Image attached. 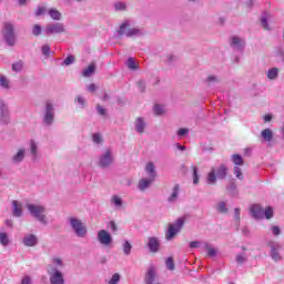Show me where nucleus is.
<instances>
[{
  "label": "nucleus",
  "instance_id": "6e6552de",
  "mask_svg": "<svg viewBox=\"0 0 284 284\" xmlns=\"http://www.w3.org/2000/svg\"><path fill=\"white\" fill-rule=\"evenodd\" d=\"M184 223L183 219H178L175 223L170 224L165 234L166 241H172L181 232Z\"/></svg>",
  "mask_w": 284,
  "mask_h": 284
},
{
  "label": "nucleus",
  "instance_id": "680f3d73",
  "mask_svg": "<svg viewBox=\"0 0 284 284\" xmlns=\"http://www.w3.org/2000/svg\"><path fill=\"white\" fill-rule=\"evenodd\" d=\"M185 134H187V129H180L178 131V136H185Z\"/></svg>",
  "mask_w": 284,
  "mask_h": 284
},
{
  "label": "nucleus",
  "instance_id": "dca6fc26",
  "mask_svg": "<svg viewBox=\"0 0 284 284\" xmlns=\"http://www.w3.org/2000/svg\"><path fill=\"white\" fill-rule=\"evenodd\" d=\"M30 154H31V159L32 161H39L40 155H39V143H37V141L31 140L30 141Z\"/></svg>",
  "mask_w": 284,
  "mask_h": 284
},
{
  "label": "nucleus",
  "instance_id": "39448f33",
  "mask_svg": "<svg viewBox=\"0 0 284 284\" xmlns=\"http://www.w3.org/2000/svg\"><path fill=\"white\" fill-rule=\"evenodd\" d=\"M69 223L75 236H78L79 239H85V236H88V227L85 226V224H83V222H81V220L77 217H71L69 220Z\"/></svg>",
  "mask_w": 284,
  "mask_h": 284
},
{
  "label": "nucleus",
  "instance_id": "9b49d317",
  "mask_svg": "<svg viewBox=\"0 0 284 284\" xmlns=\"http://www.w3.org/2000/svg\"><path fill=\"white\" fill-rule=\"evenodd\" d=\"M0 123L2 125L10 123V108L3 100H0Z\"/></svg>",
  "mask_w": 284,
  "mask_h": 284
},
{
  "label": "nucleus",
  "instance_id": "a18cd8bd",
  "mask_svg": "<svg viewBox=\"0 0 284 284\" xmlns=\"http://www.w3.org/2000/svg\"><path fill=\"white\" fill-rule=\"evenodd\" d=\"M166 268L173 272L175 265H174V258L173 257H168L165 261Z\"/></svg>",
  "mask_w": 284,
  "mask_h": 284
},
{
  "label": "nucleus",
  "instance_id": "e2e57ef3",
  "mask_svg": "<svg viewBox=\"0 0 284 284\" xmlns=\"http://www.w3.org/2000/svg\"><path fill=\"white\" fill-rule=\"evenodd\" d=\"M275 57H280V59H284V51L283 49H277Z\"/></svg>",
  "mask_w": 284,
  "mask_h": 284
},
{
  "label": "nucleus",
  "instance_id": "8fccbe9b",
  "mask_svg": "<svg viewBox=\"0 0 284 284\" xmlns=\"http://www.w3.org/2000/svg\"><path fill=\"white\" fill-rule=\"evenodd\" d=\"M92 140H93V143H97V145H99V143H101L103 141V139L101 138V134H99V133H94L92 135Z\"/></svg>",
  "mask_w": 284,
  "mask_h": 284
},
{
  "label": "nucleus",
  "instance_id": "2f4dec72",
  "mask_svg": "<svg viewBox=\"0 0 284 284\" xmlns=\"http://www.w3.org/2000/svg\"><path fill=\"white\" fill-rule=\"evenodd\" d=\"M49 17L53 19L54 21H60L61 20V12L57 9H50L49 10Z\"/></svg>",
  "mask_w": 284,
  "mask_h": 284
},
{
  "label": "nucleus",
  "instance_id": "423d86ee",
  "mask_svg": "<svg viewBox=\"0 0 284 284\" xmlns=\"http://www.w3.org/2000/svg\"><path fill=\"white\" fill-rule=\"evenodd\" d=\"M119 37H141L142 32L140 29H130V21L125 20L120 24L118 30Z\"/></svg>",
  "mask_w": 284,
  "mask_h": 284
},
{
  "label": "nucleus",
  "instance_id": "052dcab7",
  "mask_svg": "<svg viewBox=\"0 0 284 284\" xmlns=\"http://www.w3.org/2000/svg\"><path fill=\"white\" fill-rule=\"evenodd\" d=\"M98 113L101 115V116H105V109L101 105H98Z\"/></svg>",
  "mask_w": 284,
  "mask_h": 284
},
{
  "label": "nucleus",
  "instance_id": "69168bd1",
  "mask_svg": "<svg viewBox=\"0 0 284 284\" xmlns=\"http://www.w3.org/2000/svg\"><path fill=\"white\" fill-rule=\"evenodd\" d=\"M88 90H89V92H94L97 90V85L95 84H90L88 87Z\"/></svg>",
  "mask_w": 284,
  "mask_h": 284
},
{
  "label": "nucleus",
  "instance_id": "338daca9",
  "mask_svg": "<svg viewBox=\"0 0 284 284\" xmlns=\"http://www.w3.org/2000/svg\"><path fill=\"white\" fill-rule=\"evenodd\" d=\"M110 226L113 232H116V224L114 222H110Z\"/></svg>",
  "mask_w": 284,
  "mask_h": 284
},
{
  "label": "nucleus",
  "instance_id": "f8f14e48",
  "mask_svg": "<svg viewBox=\"0 0 284 284\" xmlns=\"http://www.w3.org/2000/svg\"><path fill=\"white\" fill-rule=\"evenodd\" d=\"M98 241L100 245H104V247H110L112 245V234L106 230H100L98 232Z\"/></svg>",
  "mask_w": 284,
  "mask_h": 284
},
{
  "label": "nucleus",
  "instance_id": "f704fd0d",
  "mask_svg": "<svg viewBox=\"0 0 284 284\" xmlns=\"http://www.w3.org/2000/svg\"><path fill=\"white\" fill-rule=\"evenodd\" d=\"M113 8L116 12H123V10H126L128 6L125 4V2H114Z\"/></svg>",
  "mask_w": 284,
  "mask_h": 284
},
{
  "label": "nucleus",
  "instance_id": "a211bd4d",
  "mask_svg": "<svg viewBox=\"0 0 284 284\" xmlns=\"http://www.w3.org/2000/svg\"><path fill=\"white\" fill-rule=\"evenodd\" d=\"M28 150L26 148H21L17 151V153L12 156V163L19 164L22 163L23 159H26Z\"/></svg>",
  "mask_w": 284,
  "mask_h": 284
},
{
  "label": "nucleus",
  "instance_id": "a878e982",
  "mask_svg": "<svg viewBox=\"0 0 284 284\" xmlns=\"http://www.w3.org/2000/svg\"><path fill=\"white\" fill-rule=\"evenodd\" d=\"M135 130L139 132V134H143L145 131V121H143V118H138L135 121Z\"/></svg>",
  "mask_w": 284,
  "mask_h": 284
},
{
  "label": "nucleus",
  "instance_id": "9d476101",
  "mask_svg": "<svg viewBox=\"0 0 284 284\" xmlns=\"http://www.w3.org/2000/svg\"><path fill=\"white\" fill-rule=\"evenodd\" d=\"M65 32V26L61 22L49 23L44 28V34H63Z\"/></svg>",
  "mask_w": 284,
  "mask_h": 284
},
{
  "label": "nucleus",
  "instance_id": "4be33fe9",
  "mask_svg": "<svg viewBox=\"0 0 284 284\" xmlns=\"http://www.w3.org/2000/svg\"><path fill=\"white\" fill-rule=\"evenodd\" d=\"M204 252H206L207 256L210 258H214V256H216V254H219V250H216V247H214L212 244H210L209 242L204 243V247L202 248Z\"/></svg>",
  "mask_w": 284,
  "mask_h": 284
},
{
  "label": "nucleus",
  "instance_id": "20e7f679",
  "mask_svg": "<svg viewBox=\"0 0 284 284\" xmlns=\"http://www.w3.org/2000/svg\"><path fill=\"white\" fill-rule=\"evenodd\" d=\"M251 214L253 219L261 221V219H272V216H274V210L272 206H267L265 210H263L261 205L253 204L251 206Z\"/></svg>",
  "mask_w": 284,
  "mask_h": 284
},
{
  "label": "nucleus",
  "instance_id": "49530a36",
  "mask_svg": "<svg viewBox=\"0 0 284 284\" xmlns=\"http://www.w3.org/2000/svg\"><path fill=\"white\" fill-rule=\"evenodd\" d=\"M193 184L199 185V169L193 166Z\"/></svg>",
  "mask_w": 284,
  "mask_h": 284
},
{
  "label": "nucleus",
  "instance_id": "7ed1b4c3",
  "mask_svg": "<svg viewBox=\"0 0 284 284\" xmlns=\"http://www.w3.org/2000/svg\"><path fill=\"white\" fill-rule=\"evenodd\" d=\"M227 176V166L225 164H221L219 166H215L211 169L206 176V183L209 185H216V179L223 180Z\"/></svg>",
  "mask_w": 284,
  "mask_h": 284
},
{
  "label": "nucleus",
  "instance_id": "0eeeda50",
  "mask_svg": "<svg viewBox=\"0 0 284 284\" xmlns=\"http://www.w3.org/2000/svg\"><path fill=\"white\" fill-rule=\"evenodd\" d=\"M3 39L7 45L11 48L17 43V36L14 34V27L11 23H6L3 29Z\"/></svg>",
  "mask_w": 284,
  "mask_h": 284
},
{
  "label": "nucleus",
  "instance_id": "5fc2aeb1",
  "mask_svg": "<svg viewBox=\"0 0 284 284\" xmlns=\"http://www.w3.org/2000/svg\"><path fill=\"white\" fill-rule=\"evenodd\" d=\"M207 83H216L219 81V78L215 75H209L206 79Z\"/></svg>",
  "mask_w": 284,
  "mask_h": 284
},
{
  "label": "nucleus",
  "instance_id": "58836bf2",
  "mask_svg": "<svg viewBox=\"0 0 284 284\" xmlns=\"http://www.w3.org/2000/svg\"><path fill=\"white\" fill-rule=\"evenodd\" d=\"M0 87L3 88L4 90H8L10 88V81L8 80L7 77L0 75Z\"/></svg>",
  "mask_w": 284,
  "mask_h": 284
},
{
  "label": "nucleus",
  "instance_id": "4d7b16f0",
  "mask_svg": "<svg viewBox=\"0 0 284 284\" xmlns=\"http://www.w3.org/2000/svg\"><path fill=\"white\" fill-rule=\"evenodd\" d=\"M234 216L236 221L241 220V209L236 207L234 211Z\"/></svg>",
  "mask_w": 284,
  "mask_h": 284
},
{
  "label": "nucleus",
  "instance_id": "ddd939ff",
  "mask_svg": "<svg viewBox=\"0 0 284 284\" xmlns=\"http://www.w3.org/2000/svg\"><path fill=\"white\" fill-rule=\"evenodd\" d=\"M268 247L271 248V253H270L271 258L275 261V263H278V261H281L282 258L281 253H278V251L283 246L278 242H270Z\"/></svg>",
  "mask_w": 284,
  "mask_h": 284
},
{
  "label": "nucleus",
  "instance_id": "4468645a",
  "mask_svg": "<svg viewBox=\"0 0 284 284\" xmlns=\"http://www.w3.org/2000/svg\"><path fill=\"white\" fill-rule=\"evenodd\" d=\"M54 122V106H52L51 102H47L44 109V123L45 125H52Z\"/></svg>",
  "mask_w": 284,
  "mask_h": 284
},
{
  "label": "nucleus",
  "instance_id": "473e14b6",
  "mask_svg": "<svg viewBox=\"0 0 284 284\" xmlns=\"http://www.w3.org/2000/svg\"><path fill=\"white\" fill-rule=\"evenodd\" d=\"M235 263H237L239 265H243V263H247V254L245 253L237 254L235 257Z\"/></svg>",
  "mask_w": 284,
  "mask_h": 284
},
{
  "label": "nucleus",
  "instance_id": "0e129e2a",
  "mask_svg": "<svg viewBox=\"0 0 284 284\" xmlns=\"http://www.w3.org/2000/svg\"><path fill=\"white\" fill-rule=\"evenodd\" d=\"M270 121H272V114L264 115V122L270 123Z\"/></svg>",
  "mask_w": 284,
  "mask_h": 284
},
{
  "label": "nucleus",
  "instance_id": "7c9ffc66",
  "mask_svg": "<svg viewBox=\"0 0 284 284\" xmlns=\"http://www.w3.org/2000/svg\"><path fill=\"white\" fill-rule=\"evenodd\" d=\"M41 52H42L44 59H50V54L52 52V49L50 48V44H43L41 47Z\"/></svg>",
  "mask_w": 284,
  "mask_h": 284
},
{
  "label": "nucleus",
  "instance_id": "13d9d810",
  "mask_svg": "<svg viewBox=\"0 0 284 284\" xmlns=\"http://www.w3.org/2000/svg\"><path fill=\"white\" fill-rule=\"evenodd\" d=\"M21 284H32V280L30 276L22 277Z\"/></svg>",
  "mask_w": 284,
  "mask_h": 284
},
{
  "label": "nucleus",
  "instance_id": "603ef678",
  "mask_svg": "<svg viewBox=\"0 0 284 284\" xmlns=\"http://www.w3.org/2000/svg\"><path fill=\"white\" fill-rule=\"evenodd\" d=\"M271 231H272V234H274V236H278L281 234V227L276 225L271 226Z\"/></svg>",
  "mask_w": 284,
  "mask_h": 284
},
{
  "label": "nucleus",
  "instance_id": "f03ea898",
  "mask_svg": "<svg viewBox=\"0 0 284 284\" xmlns=\"http://www.w3.org/2000/svg\"><path fill=\"white\" fill-rule=\"evenodd\" d=\"M28 212L36 221H39L42 225H48V216L45 215V206L41 204L27 203Z\"/></svg>",
  "mask_w": 284,
  "mask_h": 284
},
{
  "label": "nucleus",
  "instance_id": "c85d7f7f",
  "mask_svg": "<svg viewBox=\"0 0 284 284\" xmlns=\"http://www.w3.org/2000/svg\"><path fill=\"white\" fill-rule=\"evenodd\" d=\"M205 243L206 242L203 241H192L189 243V247H191V250H203Z\"/></svg>",
  "mask_w": 284,
  "mask_h": 284
},
{
  "label": "nucleus",
  "instance_id": "f257e3e1",
  "mask_svg": "<svg viewBox=\"0 0 284 284\" xmlns=\"http://www.w3.org/2000/svg\"><path fill=\"white\" fill-rule=\"evenodd\" d=\"M64 264L63 260L59 256H53L51 258V264L47 267V274H49V281L51 284H65L63 278V273L60 270H63Z\"/></svg>",
  "mask_w": 284,
  "mask_h": 284
},
{
  "label": "nucleus",
  "instance_id": "09e8293b",
  "mask_svg": "<svg viewBox=\"0 0 284 284\" xmlns=\"http://www.w3.org/2000/svg\"><path fill=\"white\" fill-rule=\"evenodd\" d=\"M41 32H42L41 26L34 24L33 30H32V33L34 34V37H39V34H41Z\"/></svg>",
  "mask_w": 284,
  "mask_h": 284
},
{
  "label": "nucleus",
  "instance_id": "72a5a7b5",
  "mask_svg": "<svg viewBox=\"0 0 284 284\" xmlns=\"http://www.w3.org/2000/svg\"><path fill=\"white\" fill-rule=\"evenodd\" d=\"M153 112L156 116H161L162 114H165V106L161 104H155L153 108Z\"/></svg>",
  "mask_w": 284,
  "mask_h": 284
},
{
  "label": "nucleus",
  "instance_id": "393cba45",
  "mask_svg": "<svg viewBox=\"0 0 284 284\" xmlns=\"http://www.w3.org/2000/svg\"><path fill=\"white\" fill-rule=\"evenodd\" d=\"M145 172L149 175V179H153V180L156 179V171L154 168V163L149 162L145 166Z\"/></svg>",
  "mask_w": 284,
  "mask_h": 284
},
{
  "label": "nucleus",
  "instance_id": "de8ad7c7",
  "mask_svg": "<svg viewBox=\"0 0 284 284\" xmlns=\"http://www.w3.org/2000/svg\"><path fill=\"white\" fill-rule=\"evenodd\" d=\"M234 174H235L236 179H239L240 181H243V172L241 171V168L235 166Z\"/></svg>",
  "mask_w": 284,
  "mask_h": 284
},
{
  "label": "nucleus",
  "instance_id": "bf43d9fd",
  "mask_svg": "<svg viewBox=\"0 0 284 284\" xmlns=\"http://www.w3.org/2000/svg\"><path fill=\"white\" fill-rule=\"evenodd\" d=\"M138 88L141 90V92H143V90H145V81L140 80L138 82Z\"/></svg>",
  "mask_w": 284,
  "mask_h": 284
},
{
  "label": "nucleus",
  "instance_id": "e433bc0d",
  "mask_svg": "<svg viewBox=\"0 0 284 284\" xmlns=\"http://www.w3.org/2000/svg\"><path fill=\"white\" fill-rule=\"evenodd\" d=\"M126 67L129 68V70H139V64H136L134 58H129L126 60Z\"/></svg>",
  "mask_w": 284,
  "mask_h": 284
},
{
  "label": "nucleus",
  "instance_id": "864d4df0",
  "mask_svg": "<svg viewBox=\"0 0 284 284\" xmlns=\"http://www.w3.org/2000/svg\"><path fill=\"white\" fill-rule=\"evenodd\" d=\"M77 101H78V105H80V108H84L85 99H83V97L79 95Z\"/></svg>",
  "mask_w": 284,
  "mask_h": 284
},
{
  "label": "nucleus",
  "instance_id": "79ce46f5",
  "mask_svg": "<svg viewBox=\"0 0 284 284\" xmlns=\"http://www.w3.org/2000/svg\"><path fill=\"white\" fill-rule=\"evenodd\" d=\"M123 252H124L125 256H130V254L132 252V244H130L129 241H124V243H123Z\"/></svg>",
  "mask_w": 284,
  "mask_h": 284
},
{
  "label": "nucleus",
  "instance_id": "37998d69",
  "mask_svg": "<svg viewBox=\"0 0 284 284\" xmlns=\"http://www.w3.org/2000/svg\"><path fill=\"white\" fill-rule=\"evenodd\" d=\"M232 161H233L234 165H237V166L244 164L243 158L239 154H233Z\"/></svg>",
  "mask_w": 284,
  "mask_h": 284
},
{
  "label": "nucleus",
  "instance_id": "bb28decb",
  "mask_svg": "<svg viewBox=\"0 0 284 284\" xmlns=\"http://www.w3.org/2000/svg\"><path fill=\"white\" fill-rule=\"evenodd\" d=\"M111 203L114 205V207H116V210H121V207H123V199H121L119 195H113L111 197Z\"/></svg>",
  "mask_w": 284,
  "mask_h": 284
},
{
  "label": "nucleus",
  "instance_id": "f3484780",
  "mask_svg": "<svg viewBox=\"0 0 284 284\" xmlns=\"http://www.w3.org/2000/svg\"><path fill=\"white\" fill-rule=\"evenodd\" d=\"M245 45V40H243L242 38H239L236 36L231 38V48H233V50H243Z\"/></svg>",
  "mask_w": 284,
  "mask_h": 284
},
{
  "label": "nucleus",
  "instance_id": "ea45409f",
  "mask_svg": "<svg viewBox=\"0 0 284 284\" xmlns=\"http://www.w3.org/2000/svg\"><path fill=\"white\" fill-rule=\"evenodd\" d=\"M121 283V274L114 273L111 278L108 281V284H119Z\"/></svg>",
  "mask_w": 284,
  "mask_h": 284
},
{
  "label": "nucleus",
  "instance_id": "a19ab883",
  "mask_svg": "<svg viewBox=\"0 0 284 284\" xmlns=\"http://www.w3.org/2000/svg\"><path fill=\"white\" fill-rule=\"evenodd\" d=\"M217 212H221L222 214H227V203L225 202H220L216 205Z\"/></svg>",
  "mask_w": 284,
  "mask_h": 284
},
{
  "label": "nucleus",
  "instance_id": "c9c22d12",
  "mask_svg": "<svg viewBox=\"0 0 284 284\" xmlns=\"http://www.w3.org/2000/svg\"><path fill=\"white\" fill-rule=\"evenodd\" d=\"M94 70H97V67H94V64H90L82 71V74L83 77H92V74H94Z\"/></svg>",
  "mask_w": 284,
  "mask_h": 284
},
{
  "label": "nucleus",
  "instance_id": "b1692460",
  "mask_svg": "<svg viewBox=\"0 0 284 284\" xmlns=\"http://www.w3.org/2000/svg\"><path fill=\"white\" fill-rule=\"evenodd\" d=\"M152 183H154V179H152V178L141 179L139 181L138 187L141 192H145V190H148V187H150V185H152Z\"/></svg>",
  "mask_w": 284,
  "mask_h": 284
},
{
  "label": "nucleus",
  "instance_id": "6ab92c4d",
  "mask_svg": "<svg viewBox=\"0 0 284 284\" xmlns=\"http://www.w3.org/2000/svg\"><path fill=\"white\" fill-rule=\"evenodd\" d=\"M274 139V132L272 129H264L261 132V142L262 143H272V140Z\"/></svg>",
  "mask_w": 284,
  "mask_h": 284
},
{
  "label": "nucleus",
  "instance_id": "cd10ccee",
  "mask_svg": "<svg viewBox=\"0 0 284 284\" xmlns=\"http://www.w3.org/2000/svg\"><path fill=\"white\" fill-rule=\"evenodd\" d=\"M0 244L3 247H8V245H10V236L7 232H0Z\"/></svg>",
  "mask_w": 284,
  "mask_h": 284
},
{
  "label": "nucleus",
  "instance_id": "c756f323",
  "mask_svg": "<svg viewBox=\"0 0 284 284\" xmlns=\"http://www.w3.org/2000/svg\"><path fill=\"white\" fill-rule=\"evenodd\" d=\"M270 19V13H263L261 17V26L264 28V30H270V24L267 23Z\"/></svg>",
  "mask_w": 284,
  "mask_h": 284
},
{
  "label": "nucleus",
  "instance_id": "774afa93",
  "mask_svg": "<svg viewBox=\"0 0 284 284\" xmlns=\"http://www.w3.org/2000/svg\"><path fill=\"white\" fill-rule=\"evenodd\" d=\"M244 154H252V148H246L244 150Z\"/></svg>",
  "mask_w": 284,
  "mask_h": 284
},
{
  "label": "nucleus",
  "instance_id": "aec40b11",
  "mask_svg": "<svg viewBox=\"0 0 284 284\" xmlns=\"http://www.w3.org/2000/svg\"><path fill=\"white\" fill-rule=\"evenodd\" d=\"M148 247L150 252L156 254V252H159V247H161V242H159L158 237H149Z\"/></svg>",
  "mask_w": 284,
  "mask_h": 284
},
{
  "label": "nucleus",
  "instance_id": "6e6d98bb",
  "mask_svg": "<svg viewBox=\"0 0 284 284\" xmlns=\"http://www.w3.org/2000/svg\"><path fill=\"white\" fill-rule=\"evenodd\" d=\"M44 12H45V8L39 7L36 11V17H41V14H43Z\"/></svg>",
  "mask_w": 284,
  "mask_h": 284
},
{
  "label": "nucleus",
  "instance_id": "1a4fd4ad",
  "mask_svg": "<svg viewBox=\"0 0 284 284\" xmlns=\"http://www.w3.org/2000/svg\"><path fill=\"white\" fill-rule=\"evenodd\" d=\"M114 162V154L112 150L106 149L99 159L100 168H110V165Z\"/></svg>",
  "mask_w": 284,
  "mask_h": 284
},
{
  "label": "nucleus",
  "instance_id": "5701e85b",
  "mask_svg": "<svg viewBox=\"0 0 284 284\" xmlns=\"http://www.w3.org/2000/svg\"><path fill=\"white\" fill-rule=\"evenodd\" d=\"M12 214L17 219H20V216H23V209H22L21 204L19 203V201H17V200H14L12 202Z\"/></svg>",
  "mask_w": 284,
  "mask_h": 284
},
{
  "label": "nucleus",
  "instance_id": "2eb2a0df",
  "mask_svg": "<svg viewBox=\"0 0 284 284\" xmlns=\"http://www.w3.org/2000/svg\"><path fill=\"white\" fill-rule=\"evenodd\" d=\"M22 243L26 247H34L39 243V239L34 234L24 235Z\"/></svg>",
  "mask_w": 284,
  "mask_h": 284
},
{
  "label": "nucleus",
  "instance_id": "3c124183",
  "mask_svg": "<svg viewBox=\"0 0 284 284\" xmlns=\"http://www.w3.org/2000/svg\"><path fill=\"white\" fill-rule=\"evenodd\" d=\"M64 65H72L74 63V55H69L63 61Z\"/></svg>",
  "mask_w": 284,
  "mask_h": 284
},
{
  "label": "nucleus",
  "instance_id": "c03bdc74",
  "mask_svg": "<svg viewBox=\"0 0 284 284\" xmlns=\"http://www.w3.org/2000/svg\"><path fill=\"white\" fill-rule=\"evenodd\" d=\"M13 72H21L23 70V61L19 60L12 64Z\"/></svg>",
  "mask_w": 284,
  "mask_h": 284
},
{
  "label": "nucleus",
  "instance_id": "4c0bfd02",
  "mask_svg": "<svg viewBox=\"0 0 284 284\" xmlns=\"http://www.w3.org/2000/svg\"><path fill=\"white\" fill-rule=\"evenodd\" d=\"M278 77V69L272 68L267 71V79L271 81H274V79H277Z\"/></svg>",
  "mask_w": 284,
  "mask_h": 284
},
{
  "label": "nucleus",
  "instance_id": "412c9836",
  "mask_svg": "<svg viewBox=\"0 0 284 284\" xmlns=\"http://www.w3.org/2000/svg\"><path fill=\"white\" fill-rule=\"evenodd\" d=\"M181 192V186L175 184L172 189L170 196L168 197L169 203H176L179 201V194Z\"/></svg>",
  "mask_w": 284,
  "mask_h": 284
}]
</instances>
